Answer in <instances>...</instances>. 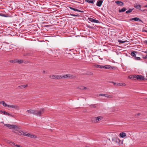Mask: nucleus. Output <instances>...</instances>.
<instances>
[{
	"label": "nucleus",
	"mask_w": 147,
	"mask_h": 147,
	"mask_svg": "<svg viewBox=\"0 0 147 147\" xmlns=\"http://www.w3.org/2000/svg\"><path fill=\"white\" fill-rule=\"evenodd\" d=\"M27 112L30 114H32L37 116H40L44 112V109H42L39 111L36 110L30 109L27 110Z\"/></svg>",
	"instance_id": "1"
},
{
	"label": "nucleus",
	"mask_w": 147,
	"mask_h": 147,
	"mask_svg": "<svg viewBox=\"0 0 147 147\" xmlns=\"http://www.w3.org/2000/svg\"><path fill=\"white\" fill-rule=\"evenodd\" d=\"M103 119V117L102 116H99L97 117H95L92 119V122L94 123H97L98 122L102 120Z\"/></svg>",
	"instance_id": "2"
},
{
	"label": "nucleus",
	"mask_w": 147,
	"mask_h": 147,
	"mask_svg": "<svg viewBox=\"0 0 147 147\" xmlns=\"http://www.w3.org/2000/svg\"><path fill=\"white\" fill-rule=\"evenodd\" d=\"M134 78H135V79H137L138 80H145V78L144 76H142L141 75H135Z\"/></svg>",
	"instance_id": "3"
},
{
	"label": "nucleus",
	"mask_w": 147,
	"mask_h": 147,
	"mask_svg": "<svg viewBox=\"0 0 147 147\" xmlns=\"http://www.w3.org/2000/svg\"><path fill=\"white\" fill-rule=\"evenodd\" d=\"M4 126L8 127L9 129H15L18 128V126L14 125H10L8 124H5L4 125Z\"/></svg>",
	"instance_id": "4"
},
{
	"label": "nucleus",
	"mask_w": 147,
	"mask_h": 147,
	"mask_svg": "<svg viewBox=\"0 0 147 147\" xmlns=\"http://www.w3.org/2000/svg\"><path fill=\"white\" fill-rule=\"evenodd\" d=\"M49 77L51 79H61V78H62L61 77V76L60 75H52V76L50 75L49 76Z\"/></svg>",
	"instance_id": "5"
},
{
	"label": "nucleus",
	"mask_w": 147,
	"mask_h": 147,
	"mask_svg": "<svg viewBox=\"0 0 147 147\" xmlns=\"http://www.w3.org/2000/svg\"><path fill=\"white\" fill-rule=\"evenodd\" d=\"M88 19L90 21L92 22L96 23H100L99 21V20L93 19L91 18H88Z\"/></svg>",
	"instance_id": "6"
},
{
	"label": "nucleus",
	"mask_w": 147,
	"mask_h": 147,
	"mask_svg": "<svg viewBox=\"0 0 147 147\" xmlns=\"http://www.w3.org/2000/svg\"><path fill=\"white\" fill-rule=\"evenodd\" d=\"M61 77H62V78H71L73 77V76L72 75H71L70 74H68L65 75L63 76H61Z\"/></svg>",
	"instance_id": "7"
},
{
	"label": "nucleus",
	"mask_w": 147,
	"mask_h": 147,
	"mask_svg": "<svg viewBox=\"0 0 147 147\" xmlns=\"http://www.w3.org/2000/svg\"><path fill=\"white\" fill-rule=\"evenodd\" d=\"M99 96H105L107 98H112V96L107 94H99Z\"/></svg>",
	"instance_id": "8"
},
{
	"label": "nucleus",
	"mask_w": 147,
	"mask_h": 147,
	"mask_svg": "<svg viewBox=\"0 0 147 147\" xmlns=\"http://www.w3.org/2000/svg\"><path fill=\"white\" fill-rule=\"evenodd\" d=\"M9 107L12 108L16 110H18L19 109V107L17 105H9Z\"/></svg>",
	"instance_id": "9"
},
{
	"label": "nucleus",
	"mask_w": 147,
	"mask_h": 147,
	"mask_svg": "<svg viewBox=\"0 0 147 147\" xmlns=\"http://www.w3.org/2000/svg\"><path fill=\"white\" fill-rule=\"evenodd\" d=\"M114 67H111V65H106L105 66H104V68H105V69H114Z\"/></svg>",
	"instance_id": "10"
},
{
	"label": "nucleus",
	"mask_w": 147,
	"mask_h": 147,
	"mask_svg": "<svg viewBox=\"0 0 147 147\" xmlns=\"http://www.w3.org/2000/svg\"><path fill=\"white\" fill-rule=\"evenodd\" d=\"M134 7L136 9H140L142 7V6L139 4L136 3L134 4Z\"/></svg>",
	"instance_id": "11"
},
{
	"label": "nucleus",
	"mask_w": 147,
	"mask_h": 147,
	"mask_svg": "<svg viewBox=\"0 0 147 147\" xmlns=\"http://www.w3.org/2000/svg\"><path fill=\"white\" fill-rule=\"evenodd\" d=\"M104 0H100L98 1L96 3V5L98 7H100L101 5Z\"/></svg>",
	"instance_id": "12"
},
{
	"label": "nucleus",
	"mask_w": 147,
	"mask_h": 147,
	"mask_svg": "<svg viewBox=\"0 0 147 147\" xmlns=\"http://www.w3.org/2000/svg\"><path fill=\"white\" fill-rule=\"evenodd\" d=\"M130 20L131 21L132 20H134L136 22L139 21L142 22V21L139 18L137 17L133 18L130 19Z\"/></svg>",
	"instance_id": "13"
},
{
	"label": "nucleus",
	"mask_w": 147,
	"mask_h": 147,
	"mask_svg": "<svg viewBox=\"0 0 147 147\" xmlns=\"http://www.w3.org/2000/svg\"><path fill=\"white\" fill-rule=\"evenodd\" d=\"M112 141L115 143H117L119 140L118 138L114 137L112 138Z\"/></svg>",
	"instance_id": "14"
},
{
	"label": "nucleus",
	"mask_w": 147,
	"mask_h": 147,
	"mask_svg": "<svg viewBox=\"0 0 147 147\" xmlns=\"http://www.w3.org/2000/svg\"><path fill=\"white\" fill-rule=\"evenodd\" d=\"M23 62L24 63H26L25 62L23 61V60H22L19 59H16V63H18L19 64H21Z\"/></svg>",
	"instance_id": "15"
},
{
	"label": "nucleus",
	"mask_w": 147,
	"mask_h": 147,
	"mask_svg": "<svg viewBox=\"0 0 147 147\" xmlns=\"http://www.w3.org/2000/svg\"><path fill=\"white\" fill-rule=\"evenodd\" d=\"M115 3L119 6H121L123 5V3L120 1H116Z\"/></svg>",
	"instance_id": "16"
},
{
	"label": "nucleus",
	"mask_w": 147,
	"mask_h": 147,
	"mask_svg": "<svg viewBox=\"0 0 147 147\" xmlns=\"http://www.w3.org/2000/svg\"><path fill=\"white\" fill-rule=\"evenodd\" d=\"M32 53L30 52L28 53H25L24 54L23 56H31L32 55Z\"/></svg>",
	"instance_id": "17"
},
{
	"label": "nucleus",
	"mask_w": 147,
	"mask_h": 147,
	"mask_svg": "<svg viewBox=\"0 0 147 147\" xmlns=\"http://www.w3.org/2000/svg\"><path fill=\"white\" fill-rule=\"evenodd\" d=\"M85 1L86 2L88 3H91L92 4H94V3L95 1V0H85Z\"/></svg>",
	"instance_id": "18"
},
{
	"label": "nucleus",
	"mask_w": 147,
	"mask_h": 147,
	"mask_svg": "<svg viewBox=\"0 0 147 147\" xmlns=\"http://www.w3.org/2000/svg\"><path fill=\"white\" fill-rule=\"evenodd\" d=\"M119 136L123 138L124 137L126 136V135L125 133L122 132L120 134Z\"/></svg>",
	"instance_id": "19"
},
{
	"label": "nucleus",
	"mask_w": 147,
	"mask_h": 147,
	"mask_svg": "<svg viewBox=\"0 0 147 147\" xmlns=\"http://www.w3.org/2000/svg\"><path fill=\"white\" fill-rule=\"evenodd\" d=\"M126 84L124 83H117L116 86H125Z\"/></svg>",
	"instance_id": "20"
},
{
	"label": "nucleus",
	"mask_w": 147,
	"mask_h": 147,
	"mask_svg": "<svg viewBox=\"0 0 147 147\" xmlns=\"http://www.w3.org/2000/svg\"><path fill=\"white\" fill-rule=\"evenodd\" d=\"M126 10V8L125 7H123L121 9H119V12H123L125 11Z\"/></svg>",
	"instance_id": "21"
},
{
	"label": "nucleus",
	"mask_w": 147,
	"mask_h": 147,
	"mask_svg": "<svg viewBox=\"0 0 147 147\" xmlns=\"http://www.w3.org/2000/svg\"><path fill=\"white\" fill-rule=\"evenodd\" d=\"M28 85L27 84H26L25 85H22L19 86L18 88H25L27 87L28 86Z\"/></svg>",
	"instance_id": "22"
},
{
	"label": "nucleus",
	"mask_w": 147,
	"mask_h": 147,
	"mask_svg": "<svg viewBox=\"0 0 147 147\" xmlns=\"http://www.w3.org/2000/svg\"><path fill=\"white\" fill-rule=\"evenodd\" d=\"M2 102L1 104H3L4 106L9 107V105H7L4 101H2Z\"/></svg>",
	"instance_id": "23"
},
{
	"label": "nucleus",
	"mask_w": 147,
	"mask_h": 147,
	"mask_svg": "<svg viewBox=\"0 0 147 147\" xmlns=\"http://www.w3.org/2000/svg\"><path fill=\"white\" fill-rule=\"evenodd\" d=\"M72 10H73L74 11H77L80 12L82 13H84V11H81L80 10H78V9H76L75 8H73V9H72Z\"/></svg>",
	"instance_id": "24"
},
{
	"label": "nucleus",
	"mask_w": 147,
	"mask_h": 147,
	"mask_svg": "<svg viewBox=\"0 0 147 147\" xmlns=\"http://www.w3.org/2000/svg\"><path fill=\"white\" fill-rule=\"evenodd\" d=\"M29 136L28 137H30L31 138H36L37 137L35 135H33L32 134H29Z\"/></svg>",
	"instance_id": "25"
},
{
	"label": "nucleus",
	"mask_w": 147,
	"mask_h": 147,
	"mask_svg": "<svg viewBox=\"0 0 147 147\" xmlns=\"http://www.w3.org/2000/svg\"><path fill=\"white\" fill-rule=\"evenodd\" d=\"M134 9V8L132 9H129L128 10L126 11V13L127 14L129 13H131V12Z\"/></svg>",
	"instance_id": "26"
},
{
	"label": "nucleus",
	"mask_w": 147,
	"mask_h": 147,
	"mask_svg": "<svg viewBox=\"0 0 147 147\" xmlns=\"http://www.w3.org/2000/svg\"><path fill=\"white\" fill-rule=\"evenodd\" d=\"M9 62L13 63H16V59L14 60H10L9 61Z\"/></svg>",
	"instance_id": "27"
},
{
	"label": "nucleus",
	"mask_w": 147,
	"mask_h": 147,
	"mask_svg": "<svg viewBox=\"0 0 147 147\" xmlns=\"http://www.w3.org/2000/svg\"><path fill=\"white\" fill-rule=\"evenodd\" d=\"M131 55L134 57H136V54L135 53V52H132L131 53Z\"/></svg>",
	"instance_id": "28"
},
{
	"label": "nucleus",
	"mask_w": 147,
	"mask_h": 147,
	"mask_svg": "<svg viewBox=\"0 0 147 147\" xmlns=\"http://www.w3.org/2000/svg\"><path fill=\"white\" fill-rule=\"evenodd\" d=\"M23 135L26 136H29V134L27 132H23Z\"/></svg>",
	"instance_id": "29"
},
{
	"label": "nucleus",
	"mask_w": 147,
	"mask_h": 147,
	"mask_svg": "<svg viewBox=\"0 0 147 147\" xmlns=\"http://www.w3.org/2000/svg\"><path fill=\"white\" fill-rule=\"evenodd\" d=\"M0 16L6 17H8L7 14H5L3 13H0Z\"/></svg>",
	"instance_id": "30"
},
{
	"label": "nucleus",
	"mask_w": 147,
	"mask_h": 147,
	"mask_svg": "<svg viewBox=\"0 0 147 147\" xmlns=\"http://www.w3.org/2000/svg\"><path fill=\"white\" fill-rule=\"evenodd\" d=\"M1 113L5 115H7L8 113L7 112L4 111H2Z\"/></svg>",
	"instance_id": "31"
},
{
	"label": "nucleus",
	"mask_w": 147,
	"mask_h": 147,
	"mask_svg": "<svg viewBox=\"0 0 147 147\" xmlns=\"http://www.w3.org/2000/svg\"><path fill=\"white\" fill-rule=\"evenodd\" d=\"M70 15L71 16H73L74 17H79V15L78 14L75 15L74 14H70Z\"/></svg>",
	"instance_id": "32"
},
{
	"label": "nucleus",
	"mask_w": 147,
	"mask_h": 147,
	"mask_svg": "<svg viewBox=\"0 0 147 147\" xmlns=\"http://www.w3.org/2000/svg\"><path fill=\"white\" fill-rule=\"evenodd\" d=\"M84 86H81L78 87V88L80 90H83Z\"/></svg>",
	"instance_id": "33"
},
{
	"label": "nucleus",
	"mask_w": 147,
	"mask_h": 147,
	"mask_svg": "<svg viewBox=\"0 0 147 147\" xmlns=\"http://www.w3.org/2000/svg\"><path fill=\"white\" fill-rule=\"evenodd\" d=\"M87 74L88 75H91L93 74V73L91 72H88L87 73Z\"/></svg>",
	"instance_id": "34"
},
{
	"label": "nucleus",
	"mask_w": 147,
	"mask_h": 147,
	"mask_svg": "<svg viewBox=\"0 0 147 147\" xmlns=\"http://www.w3.org/2000/svg\"><path fill=\"white\" fill-rule=\"evenodd\" d=\"M118 41L119 42L121 43H123L125 42H126L125 41H123L121 40H118Z\"/></svg>",
	"instance_id": "35"
},
{
	"label": "nucleus",
	"mask_w": 147,
	"mask_h": 147,
	"mask_svg": "<svg viewBox=\"0 0 147 147\" xmlns=\"http://www.w3.org/2000/svg\"><path fill=\"white\" fill-rule=\"evenodd\" d=\"M135 60H140V58L139 57H135Z\"/></svg>",
	"instance_id": "36"
},
{
	"label": "nucleus",
	"mask_w": 147,
	"mask_h": 147,
	"mask_svg": "<svg viewBox=\"0 0 147 147\" xmlns=\"http://www.w3.org/2000/svg\"><path fill=\"white\" fill-rule=\"evenodd\" d=\"M99 68L100 69L104 68V65H99Z\"/></svg>",
	"instance_id": "37"
},
{
	"label": "nucleus",
	"mask_w": 147,
	"mask_h": 147,
	"mask_svg": "<svg viewBox=\"0 0 147 147\" xmlns=\"http://www.w3.org/2000/svg\"><path fill=\"white\" fill-rule=\"evenodd\" d=\"M99 65H94V66L95 68H99Z\"/></svg>",
	"instance_id": "38"
},
{
	"label": "nucleus",
	"mask_w": 147,
	"mask_h": 147,
	"mask_svg": "<svg viewBox=\"0 0 147 147\" xmlns=\"http://www.w3.org/2000/svg\"><path fill=\"white\" fill-rule=\"evenodd\" d=\"M9 143L10 144L11 143L13 145L15 146H16V144L15 143H14L13 142H9Z\"/></svg>",
	"instance_id": "39"
},
{
	"label": "nucleus",
	"mask_w": 147,
	"mask_h": 147,
	"mask_svg": "<svg viewBox=\"0 0 147 147\" xmlns=\"http://www.w3.org/2000/svg\"><path fill=\"white\" fill-rule=\"evenodd\" d=\"M143 43L145 45H147V40H145L143 41Z\"/></svg>",
	"instance_id": "40"
},
{
	"label": "nucleus",
	"mask_w": 147,
	"mask_h": 147,
	"mask_svg": "<svg viewBox=\"0 0 147 147\" xmlns=\"http://www.w3.org/2000/svg\"><path fill=\"white\" fill-rule=\"evenodd\" d=\"M7 115H8V116H11V117H14L13 115H12L10 114L9 113H8Z\"/></svg>",
	"instance_id": "41"
},
{
	"label": "nucleus",
	"mask_w": 147,
	"mask_h": 147,
	"mask_svg": "<svg viewBox=\"0 0 147 147\" xmlns=\"http://www.w3.org/2000/svg\"><path fill=\"white\" fill-rule=\"evenodd\" d=\"M111 83H113L114 85L116 86L117 83L115 82H111Z\"/></svg>",
	"instance_id": "42"
},
{
	"label": "nucleus",
	"mask_w": 147,
	"mask_h": 147,
	"mask_svg": "<svg viewBox=\"0 0 147 147\" xmlns=\"http://www.w3.org/2000/svg\"><path fill=\"white\" fill-rule=\"evenodd\" d=\"M143 58L144 59H147V57H146V55L144 57H143Z\"/></svg>",
	"instance_id": "43"
},
{
	"label": "nucleus",
	"mask_w": 147,
	"mask_h": 147,
	"mask_svg": "<svg viewBox=\"0 0 147 147\" xmlns=\"http://www.w3.org/2000/svg\"><path fill=\"white\" fill-rule=\"evenodd\" d=\"M142 31L143 32H147V30H143Z\"/></svg>",
	"instance_id": "44"
},
{
	"label": "nucleus",
	"mask_w": 147,
	"mask_h": 147,
	"mask_svg": "<svg viewBox=\"0 0 147 147\" xmlns=\"http://www.w3.org/2000/svg\"><path fill=\"white\" fill-rule=\"evenodd\" d=\"M69 8L71 9L72 10L73 9V8L71 7H69Z\"/></svg>",
	"instance_id": "45"
},
{
	"label": "nucleus",
	"mask_w": 147,
	"mask_h": 147,
	"mask_svg": "<svg viewBox=\"0 0 147 147\" xmlns=\"http://www.w3.org/2000/svg\"><path fill=\"white\" fill-rule=\"evenodd\" d=\"M141 114V113H139L137 114V115L139 116H140Z\"/></svg>",
	"instance_id": "46"
},
{
	"label": "nucleus",
	"mask_w": 147,
	"mask_h": 147,
	"mask_svg": "<svg viewBox=\"0 0 147 147\" xmlns=\"http://www.w3.org/2000/svg\"><path fill=\"white\" fill-rule=\"evenodd\" d=\"M87 88L86 87H84V88H83V90H85V89H86Z\"/></svg>",
	"instance_id": "47"
},
{
	"label": "nucleus",
	"mask_w": 147,
	"mask_h": 147,
	"mask_svg": "<svg viewBox=\"0 0 147 147\" xmlns=\"http://www.w3.org/2000/svg\"><path fill=\"white\" fill-rule=\"evenodd\" d=\"M144 52L147 54V51H144Z\"/></svg>",
	"instance_id": "48"
},
{
	"label": "nucleus",
	"mask_w": 147,
	"mask_h": 147,
	"mask_svg": "<svg viewBox=\"0 0 147 147\" xmlns=\"http://www.w3.org/2000/svg\"><path fill=\"white\" fill-rule=\"evenodd\" d=\"M145 7H147V5H146L145 6H144Z\"/></svg>",
	"instance_id": "49"
},
{
	"label": "nucleus",
	"mask_w": 147,
	"mask_h": 147,
	"mask_svg": "<svg viewBox=\"0 0 147 147\" xmlns=\"http://www.w3.org/2000/svg\"><path fill=\"white\" fill-rule=\"evenodd\" d=\"M2 103V101L0 102V104H1Z\"/></svg>",
	"instance_id": "50"
},
{
	"label": "nucleus",
	"mask_w": 147,
	"mask_h": 147,
	"mask_svg": "<svg viewBox=\"0 0 147 147\" xmlns=\"http://www.w3.org/2000/svg\"><path fill=\"white\" fill-rule=\"evenodd\" d=\"M2 112V111L0 110V113H1Z\"/></svg>",
	"instance_id": "51"
},
{
	"label": "nucleus",
	"mask_w": 147,
	"mask_h": 147,
	"mask_svg": "<svg viewBox=\"0 0 147 147\" xmlns=\"http://www.w3.org/2000/svg\"><path fill=\"white\" fill-rule=\"evenodd\" d=\"M43 72H44V73H45V71H43Z\"/></svg>",
	"instance_id": "52"
},
{
	"label": "nucleus",
	"mask_w": 147,
	"mask_h": 147,
	"mask_svg": "<svg viewBox=\"0 0 147 147\" xmlns=\"http://www.w3.org/2000/svg\"><path fill=\"white\" fill-rule=\"evenodd\" d=\"M141 10L142 11H144V10Z\"/></svg>",
	"instance_id": "53"
},
{
	"label": "nucleus",
	"mask_w": 147,
	"mask_h": 147,
	"mask_svg": "<svg viewBox=\"0 0 147 147\" xmlns=\"http://www.w3.org/2000/svg\"><path fill=\"white\" fill-rule=\"evenodd\" d=\"M146 57H147V55H146Z\"/></svg>",
	"instance_id": "54"
},
{
	"label": "nucleus",
	"mask_w": 147,
	"mask_h": 147,
	"mask_svg": "<svg viewBox=\"0 0 147 147\" xmlns=\"http://www.w3.org/2000/svg\"><path fill=\"white\" fill-rule=\"evenodd\" d=\"M89 28H90V27H89Z\"/></svg>",
	"instance_id": "55"
}]
</instances>
